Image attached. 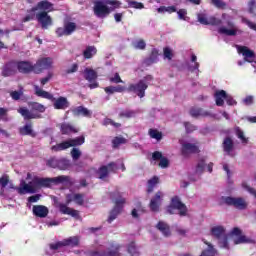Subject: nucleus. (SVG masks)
Instances as JSON below:
<instances>
[{
	"mask_svg": "<svg viewBox=\"0 0 256 256\" xmlns=\"http://www.w3.org/2000/svg\"><path fill=\"white\" fill-rule=\"evenodd\" d=\"M54 4L49 2V0H41L34 7H32L29 13H36V21H38L41 29H49L53 25V18L49 13L55 11Z\"/></svg>",
	"mask_w": 256,
	"mask_h": 256,
	"instance_id": "obj_1",
	"label": "nucleus"
},
{
	"mask_svg": "<svg viewBox=\"0 0 256 256\" xmlns=\"http://www.w3.org/2000/svg\"><path fill=\"white\" fill-rule=\"evenodd\" d=\"M85 144V135H81L75 138H70L65 141H62L56 145L51 146V151L54 153H59L61 151H67V149H71L70 155L73 161H79L81 159V150L77 147H81V145Z\"/></svg>",
	"mask_w": 256,
	"mask_h": 256,
	"instance_id": "obj_2",
	"label": "nucleus"
},
{
	"mask_svg": "<svg viewBox=\"0 0 256 256\" xmlns=\"http://www.w3.org/2000/svg\"><path fill=\"white\" fill-rule=\"evenodd\" d=\"M28 107H20L18 113L21 114L24 121H31V119H41V113H45L47 107L39 102H28Z\"/></svg>",
	"mask_w": 256,
	"mask_h": 256,
	"instance_id": "obj_3",
	"label": "nucleus"
},
{
	"mask_svg": "<svg viewBox=\"0 0 256 256\" xmlns=\"http://www.w3.org/2000/svg\"><path fill=\"white\" fill-rule=\"evenodd\" d=\"M94 15L99 19H105L107 15L111 14V8L108 5H112L115 9H119L121 3L117 0H106L105 2L101 0H96L93 2Z\"/></svg>",
	"mask_w": 256,
	"mask_h": 256,
	"instance_id": "obj_4",
	"label": "nucleus"
},
{
	"mask_svg": "<svg viewBox=\"0 0 256 256\" xmlns=\"http://www.w3.org/2000/svg\"><path fill=\"white\" fill-rule=\"evenodd\" d=\"M34 187H51L53 183L59 185L61 183H69V176L61 175L54 178H39L34 177L31 181Z\"/></svg>",
	"mask_w": 256,
	"mask_h": 256,
	"instance_id": "obj_5",
	"label": "nucleus"
},
{
	"mask_svg": "<svg viewBox=\"0 0 256 256\" xmlns=\"http://www.w3.org/2000/svg\"><path fill=\"white\" fill-rule=\"evenodd\" d=\"M110 196L112 198L118 197V199L115 200V206L111 210L107 220L108 223H113V221L117 219L119 213H121V210L123 209V205H125L126 200L125 198L121 197V193L119 191L111 192Z\"/></svg>",
	"mask_w": 256,
	"mask_h": 256,
	"instance_id": "obj_6",
	"label": "nucleus"
},
{
	"mask_svg": "<svg viewBox=\"0 0 256 256\" xmlns=\"http://www.w3.org/2000/svg\"><path fill=\"white\" fill-rule=\"evenodd\" d=\"M175 210L179 211L178 215H180V217H187V206L181 202L179 196H174L171 199L170 205L166 208V211L169 213V215H175Z\"/></svg>",
	"mask_w": 256,
	"mask_h": 256,
	"instance_id": "obj_7",
	"label": "nucleus"
},
{
	"mask_svg": "<svg viewBox=\"0 0 256 256\" xmlns=\"http://www.w3.org/2000/svg\"><path fill=\"white\" fill-rule=\"evenodd\" d=\"M225 232H226L225 227L221 225L214 226L210 230V234L212 235V237H214V239H217L219 241L220 247H222L223 249H229V240Z\"/></svg>",
	"mask_w": 256,
	"mask_h": 256,
	"instance_id": "obj_8",
	"label": "nucleus"
},
{
	"mask_svg": "<svg viewBox=\"0 0 256 256\" xmlns=\"http://www.w3.org/2000/svg\"><path fill=\"white\" fill-rule=\"evenodd\" d=\"M222 201L229 207H234L239 211H245V209L249 207V203L247 202V200H245L242 197L235 198L231 196H225V197H222Z\"/></svg>",
	"mask_w": 256,
	"mask_h": 256,
	"instance_id": "obj_9",
	"label": "nucleus"
},
{
	"mask_svg": "<svg viewBox=\"0 0 256 256\" xmlns=\"http://www.w3.org/2000/svg\"><path fill=\"white\" fill-rule=\"evenodd\" d=\"M73 194H68L66 196V204L60 203L58 204V209L62 215H70L71 217H74L75 219H79V211L68 207V205L73 202Z\"/></svg>",
	"mask_w": 256,
	"mask_h": 256,
	"instance_id": "obj_10",
	"label": "nucleus"
},
{
	"mask_svg": "<svg viewBox=\"0 0 256 256\" xmlns=\"http://www.w3.org/2000/svg\"><path fill=\"white\" fill-rule=\"evenodd\" d=\"M79 241V236H71L62 241L50 244V249L57 251V249H61V247H79Z\"/></svg>",
	"mask_w": 256,
	"mask_h": 256,
	"instance_id": "obj_11",
	"label": "nucleus"
},
{
	"mask_svg": "<svg viewBox=\"0 0 256 256\" xmlns=\"http://www.w3.org/2000/svg\"><path fill=\"white\" fill-rule=\"evenodd\" d=\"M149 89V84L145 80H139L136 84H130L127 88L128 93H135L140 99L145 97V91Z\"/></svg>",
	"mask_w": 256,
	"mask_h": 256,
	"instance_id": "obj_12",
	"label": "nucleus"
},
{
	"mask_svg": "<svg viewBox=\"0 0 256 256\" xmlns=\"http://www.w3.org/2000/svg\"><path fill=\"white\" fill-rule=\"evenodd\" d=\"M119 170V166H117V163L110 162L107 165H102L97 170L98 179H101L102 181L104 179H107L109 177L110 173H117Z\"/></svg>",
	"mask_w": 256,
	"mask_h": 256,
	"instance_id": "obj_13",
	"label": "nucleus"
},
{
	"mask_svg": "<svg viewBox=\"0 0 256 256\" xmlns=\"http://www.w3.org/2000/svg\"><path fill=\"white\" fill-rule=\"evenodd\" d=\"M52 66L53 59H51V57L40 58L34 64V73H36V75H39L40 73H43V71L51 69Z\"/></svg>",
	"mask_w": 256,
	"mask_h": 256,
	"instance_id": "obj_14",
	"label": "nucleus"
},
{
	"mask_svg": "<svg viewBox=\"0 0 256 256\" xmlns=\"http://www.w3.org/2000/svg\"><path fill=\"white\" fill-rule=\"evenodd\" d=\"M163 197H165L163 191H157L151 198L149 203V209L150 211H152V213H159V209L163 203Z\"/></svg>",
	"mask_w": 256,
	"mask_h": 256,
	"instance_id": "obj_15",
	"label": "nucleus"
},
{
	"mask_svg": "<svg viewBox=\"0 0 256 256\" xmlns=\"http://www.w3.org/2000/svg\"><path fill=\"white\" fill-rule=\"evenodd\" d=\"M77 31V24L75 22H68L64 24V27H58L56 29L57 37H69V35H73Z\"/></svg>",
	"mask_w": 256,
	"mask_h": 256,
	"instance_id": "obj_16",
	"label": "nucleus"
},
{
	"mask_svg": "<svg viewBox=\"0 0 256 256\" xmlns=\"http://www.w3.org/2000/svg\"><path fill=\"white\" fill-rule=\"evenodd\" d=\"M197 19L201 25H212L214 27H219V25L222 23L221 19L215 16L207 17V14L205 13L197 14Z\"/></svg>",
	"mask_w": 256,
	"mask_h": 256,
	"instance_id": "obj_17",
	"label": "nucleus"
},
{
	"mask_svg": "<svg viewBox=\"0 0 256 256\" xmlns=\"http://www.w3.org/2000/svg\"><path fill=\"white\" fill-rule=\"evenodd\" d=\"M17 75V62L9 61L2 66L1 76L2 77H13Z\"/></svg>",
	"mask_w": 256,
	"mask_h": 256,
	"instance_id": "obj_18",
	"label": "nucleus"
},
{
	"mask_svg": "<svg viewBox=\"0 0 256 256\" xmlns=\"http://www.w3.org/2000/svg\"><path fill=\"white\" fill-rule=\"evenodd\" d=\"M238 53L243 55L244 61L247 63H255V51L249 49L247 46H236Z\"/></svg>",
	"mask_w": 256,
	"mask_h": 256,
	"instance_id": "obj_19",
	"label": "nucleus"
},
{
	"mask_svg": "<svg viewBox=\"0 0 256 256\" xmlns=\"http://www.w3.org/2000/svg\"><path fill=\"white\" fill-rule=\"evenodd\" d=\"M243 231L239 227H234L230 232V235L233 237H237L234 239V245H241L243 243H251V239L247 238V236L242 235Z\"/></svg>",
	"mask_w": 256,
	"mask_h": 256,
	"instance_id": "obj_20",
	"label": "nucleus"
},
{
	"mask_svg": "<svg viewBox=\"0 0 256 256\" xmlns=\"http://www.w3.org/2000/svg\"><path fill=\"white\" fill-rule=\"evenodd\" d=\"M16 70L19 73H22L24 75H28V73H35V68L33 63L30 61H18L16 62Z\"/></svg>",
	"mask_w": 256,
	"mask_h": 256,
	"instance_id": "obj_21",
	"label": "nucleus"
},
{
	"mask_svg": "<svg viewBox=\"0 0 256 256\" xmlns=\"http://www.w3.org/2000/svg\"><path fill=\"white\" fill-rule=\"evenodd\" d=\"M195 153H199V146L189 142H184L182 144L181 155H183V157H189V155H193Z\"/></svg>",
	"mask_w": 256,
	"mask_h": 256,
	"instance_id": "obj_22",
	"label": "nucleus"
},
{
	"mask_svg": "<svg viewBox=\"0 0 256 256\" xmlns=\"http://www.w3.org/2000/svg\"><path fill=\"white\" fill-rule=\"evenodd\" d=\"M32 213L34 217H39V219H45L49 215V208L45 205H34L32 207Z\"/></svg>",
	"mask_w": 256,
	"mask_h": 256,
	"instance_id": "obj_23",
	"label": "nucleus"
},
{
	"mask_svg": "<svg viewBox=\"0 0 256 256\" xmlns=\"http://www.w3.org/2000/svg\"><path fill=\"white\" fill-rule=\"evenodd\" d=\"M19 133L22 136L37 137V132L33 130V123L31 121L26 122V124L19 128Z\"/></svg>",
	"mask_w": 256,
	"mask_h": 256,
	"instance_id": "obj_24",
	"label": "nucleus"
},
{
	"mask_svg": "<svg viewBox=\"0 0 256 256\" xmlns=\"http://www.w3.org/2000/svg\"><path fill=\"white\" fill-rule=\"evenodd\" d=\"M71 113L74 117H88L91 118V110L85 108L84 106H77L71 109Z\"/></svg>",
	"mask_w": 256,
	"mask_h": 256,
	"instance_id": "obj_25",
	"label": "nucleus"
},
{
	"mask_svg": "<svg viewBox=\"0 0 256 256\" xmlns=\"http://www.w3.org/2000/svg\"><path fill=\"white\" fill-rule=\"evenodd\" d=\"M37 186L33 185V183L29 182V184L25 183V180H22L20 183V187L18 188V193L20 195H25L26 193H35Z\"/></svg>",
	"mask_w": 256,
	"mask_h": 256,
	"instance_id": "obj_26",
	"label": "nucleus"
},
{
	"mask_svg": "<svg viewBox=\"0 0 256 256\" xmlns=\"http://www.w3.org/2000/svg\"><path fill=\"white\" fill-rule=\"evenodd\" d=\"M227 27H229L230 29L220 27L218 29V33H220V35H227L228 37H235V35H237V29L233 28L235 27V24L232 21H228Z\"/></svg>",
	"mask_w": 256,
	"mask_h": 256,
	"instance_id": "obj_27",
	"label": "nucleus"
},
{
	"mask_svg": "<svg viewBox=\"0 0 256 256\" xmlns=\"http://www.w3.org/2000/svg\"><path fill=\"white\" fill-rule=\"evenodd\" d=\"M60 132L62 135H72L73 133H79V128L70 123H62L60 125Z\"/></svg>",
	"mask_w": 256,
	"mask_h": 256,
	"instance_id": "obj_28",
	"label": "nucleus"
},
{
	"mask_svg": "<svg viewBox=\"0 0 256 256\" xmlns=\"http://www.w3.org/2000/svg\"><path fill=\"white\" fill-rule=\"evenodd\" d=\"M53 107L54 109L65 110L69 108V100L66 97L60 96L54 101Z\"/></svg>",
	"mask_w": 256,
	"mask_h": 256,
	"instance_id": "obj_29",
	"label": "nucleus"
},
{
	"mask_svg": "<svg viewBox=\"0 0 256 256\" xmlns=\"http://www.w3.org/2000/svg\"><path fill=\"white\" fill-rule=\"evenodd\" d=\"M156 229H158L164 237H171V227L166 222L159 221L156 225Z\"/></svg>",
	"mask_w": 256,
	"mask_h": 256,
	"instance_id": "obj_30",
	"label": "nucleus"
},
{
	"mask_svg": "<svg viewBox=\"0 0 256 256\" xmlns=\"http://www.w3.org/2000/svg\"><path fill=\"white\" fill-rule=\"evenodd\" d=\"M214 97L217 107H223L227 98V92L225 90H218L215 92Z\"/></svg>",
	"mask_w": 256,
	"mask_h": 256,
	"instance_id": "obj_31",
	"label": "nucleus"
},
{
	"mask_svg": "<svg viewBox=\"0 0 256 256\" xmlns=\"http://www.w3.org/2000/svg\"><path fill=\"white\" fill-rule=\"evenodd\" d=\"M35 89V95L37 97H42V99H48L49 101H55V97H53V94L39 88V86H34Z\"/></svg>",
	"mask_w": 256,
	"mask_h": 256,
	"instance_id": "obj_32",
	"label": "nucleus"
},
{
	"mask_svg": "<svg viewBox=\"0 0 256 256\" xmlns=\"http://www.w3.org/2000/svg\"><path fill=\"white\" fill-rule=\"evenodd\" d=\"M97 72L91 68H86L84 70V79L88 82V83H93V81H97Z\"/></svg>",
	"mask_w": 256,
	"mask_h": 256,
	"instance_id": "obj_33",
	"label": "nucleus"
},
{
	"mask_svg": "<svg viewBox=\"0 0 256 256\" xmlns=\"http://www.w3.org/2000/svg\"><path fill=\"white\" fill-rule=\"evenodd\" d=\"M159 183L160 180L158 176H153L151 179H149L147 182V193H153V191H155V187H157Z\"/></svg>",
	"mask_w": 256,
	"mask_h": 256,
	"instance_id": "obj_34",
	"label": "nucleus"
},
{
	"mask_svg": "<svg viewBox=\"0 0 256 256\" xmlns=\"http://www.w3.org/2000/svg\"><path fill=\"white\" fill-rule=\"evenodd\" d=\"M222 147L225 153H231L235 147L233 139L231 137H226L222 143Z\"/></svg>",
	"mask_w": 256,
	"mask_h": 256,
	"instance_id": "obj_35",
	"label": "nucleus"
},
{
	"mask_svg": "<svg viewBox=\"0 0 256 256\" xmlns=\"http://www.w3.org/2000/svg\"><path fill=\"white\" fill-rule=\"evenodd\" d=\"M203 243L208 246V249L202 251L200 256H215L217 255V250L212 246L211 243L207 242L206 240H203Z\"/></svg>",
	"mask_w": 256,
	"mask_h": 256,
	"instance_id": "obj_36",
	"label": "nucleus"
},
{
	"mask_svg": "<svg viewBox=\"0 0 256 256\" xmlns=\"http://www.w3.org/2000/svg\"><path fill=\"white\" fill-rule=\"evenodd\" d=\"M94 55H97V48L95 46H88L83 51L84 59H92Z\"/></svg>",
	"mask_w": 256,
	"mask_h": 256,
	"instance_id": "obj_37",
	"label": "nucleus"
},
{
	"mask_svg": "<svg viewBox=\"0 0 256 256\" xmlns=\"http://www.w3.org/2000/svg\"><path fill=\"white\" fill-rule=\"evenodd\" d=\"M190 115L191 117H207L209 112H203L202 108L192 107L190 109Z\"/></svg>",
	"mask_w": 256,
	"mask_h": 256,
	"instance_id": "obj_38",
	"label": "nucleus"
},
{
	"mask_svg": "<svg viewBox=\"0 0 256 256\" xmlns=\"http://www.w3.org/2000/svg\"><path fill=\"white\" fill-rule=\"evenodd\" d=\"M71 167V161L67 158L58 159V169L60 171H67Z\"/></svg>",
	"mask_w": 256,
	"mask_h": 256,
	"instance_id": "obj_39",
	"label": "nucleus"
},
{
	"mask_svg": "<svg viewBox=\"0 0 256 256\" xmlns=\"http://www.w3.org/2000/svg\"><path fill=\"white\" fill-rule=\"evenodd\" d=\"M125 143H127V139H125L123 137L116 136L112 140V147H113V149H119V146L125 145Z\"/></svg>",
	"mask_w": 256,
	"mask_h": 256,
	"instance_id": "obj_40",
	"label": "nucleus"
},
{
	"mask_svg": "<svg viewBox=\"0 0 256 256\" xmlns=\"http://www.w3.org/2000/svg\"><path fill=\"white\" fill-rule=\"evenodd\" d=\"M148 133L151 139H156V141H161V139H163V133L159 132L157 129L151 128L149 129Z\"/></svg>",
	"mask_w": 256,
	"mask_h": 256,
	"instance_id": "obj_41",
	"label": "nucleus"
},
{
	"mask_svg": "<svg viewBox=\"0 0 256 256\" xmlns=\"http://www.w3.org/2000/svg\"><path fill=\"white\" fill-rule=\"evenodd\" d=\"M235 133L238 139H240L241 143H243V145H247V143H249V138L245 137V132H243L241 128L237 127Z\"/></svg>",
	"mask_w": 256,
	"mask_h": 256,
	"instance_id": "obj_42",
	"label": "nucleus"
},
{
	"mask_svg": "<svg viewBox=\"0 0 256 256\" xmlns=\"http://www.w3.org/2000/svg\"><path fill=\"white\" fill-rule=\"evenodd\" d=\"M159 57V50L157 48H153L150 54V57L146 60L148 62V65H151L152 63H157V59Z\"/></svg>",
	"mask_w": 256,
	"mask_h": 256,
	"instance_id": "obj_43",
	"label": "nucleus"
},
{
	"mask_svg": "<svg viewBox=\"0 0 256 256\" xmlns=\"http://www.w3.org/2000/svg\"><path fill=\"white\" fill-rule=\"evenodd\" d=\"M126 3L131 9H145V5L143 3L137 2L135 0H127Z\"/></svg>",
	"mask_w": 256,
	"mask_h": 256,
	"instance_id": "obj_44",
	"label": "nucleus"
},
{
	"mask_svg": "<svg viewBox=\"0 0 256 256\" xmlns=\"http://www.w3.org/2000/svg\"><path fill=\"white\" fill-rule=\"evenodd\" d=\"M205 165V160L201 158L196 165L195 173L197 175H203V172L205 171Z\"/></svg>",
	"mask_w": 256,
	"mask_h": 256,
	"instance_id": "obj_45",
	"label": "nucleus"
},
{
	"mask_svg": "<svg viewBox=\"0 0 256 256\" xmlns=\"http://www.w3.org/2000/svg\"><path fill=\"white\" fill-rule=\"evenodd\" d=\"M135 115H137V112L135 110H126V111L119 113V117L121 119H123V118L131 119V118L135 117Z\"/></svg>",
	"mask_w": 256,
	"mask_h": 256,
	"instance_id": "obj_46",
	"label": "nucleus"
},
{
	"mask_svg": "<svg viewBox=\"0 0 256 256\" xmlns=\"http://www.w3.org/2000/svg\"><path fill=\"white\" fill-rule=\"evenodd\" d=\"M102 125H104V127H107L108 125H112V127H115V129H119V127H121V123L115 122L111 118H105L103 120Z\"/></svg>",
	"mask_w": 256,
	"mask_h": 256,
	"instance_id": "obj_47",
	"label": "nucleus"
},
{
	"mask_svg": "<svg viewBox=\"0 0 256 256\" xmlns=\"http://www.w3.org/2000/svg\"><path fill=\"white\" fill-rule=\"evenodd\" d=\"M216 9H227V3L223 0H210Z\"/></svg>",
	"mask_w": 256,
	"mask_h": 256,
	"instance_id": "obj_48",
	"label": "nucleus"
},
{
	"mask_svg": "<svg viewBox=\"0 0 256 256\" xmlns=\"http://www.w3.org/2000/svg\"><path fill=\"white\" fill-rule=\"evenodd\" d=\"M46 165L47 167H51L52 169H58L59 159H57L56 157H52L47 160Z\"/></svg>",
	"mask_w": 256,
	"mask_h": 256,
	"instance_id": "obj_49",
	"label": "nucleus"
},
{
	"mask_svg": "<svg viewBox=\"0 0 256 256\" xmlns=\"http://www.w3.org/2000/svg\"><path fill=\"white\" fill-rule=\"evenodd\" d=\"M103 254L104 256H121V253L119 252V246H116L107 252H103Z\"/></svg>",
	"mask_w": 256,
	"mask_h": 256,
	"instance_id": "obj_50",
	"label": "nucleus"
},
{
	"mask_svg": "<svg viewBox=\"0 0 256 256\" xmlns=\"http://www.w3.org/2000/svg\"><path fill=\"white\" fill-rule=\"evenodd\" d=\"M128 253H130L131 256H139V252L137 251V246L135 245V242H131L128 245Z\"/></svg>",
	"mask_w": 256,
	"mask_h": 256,
	"instance_id": "obj_51",
	"label": "nucleus"
},
{
	"mask_svg": "<svg viewBox=\"0 0 256 256\" xmlns=\"http://www.w3.org/2000/svg\"><path fill=\"white\" fill-rule=\"evenodd\" d=\"M85 195L83 194H74L73 196V201L75 202L76 205H83V203H85L84 200Z\"/></svg>",
	"mask_w": 256,
	"mask_h": 256,
	"instance_id": "obj_52",
	"label": "nucleus"
},
{
	"mask_svg": "<svg viewBox=\"0 0 256 256\" xmlns=\"http://www.w3.org/2000/svg\"><path fill=\"white\" fill-rule=\"evenodd\" d=\"M21 95H23V88H21L19 91H12L10 93V97L14 100V101H19V99H21Z\"/></svg>",
	"mask_w": 256,
	"mask_h": 256,
	"instance_id": "obj_53",
	"label": "nucleus"
},
{
	"mask_svg": "<svg viewBox=\"0 0 256 256\" xmlns=\"http://www.w3.org/2000/svg\"><path fill=\"white\" fill-rule=\"evenodd\" d=\"M163 53H164V59H168V61H171V59H173V51L171 50V48L165 47L163 49Z\"/></svg>",
	"mask_w": 256,
	"mask_h": 256,
	"instance_id": "obj_54",
	"label": "nucleus"
},
{
	"mask_svg": "<svg viewBox=\"0 0 256 256\" xmlns=\"http://www.w3.org/2000/svg\"><path fill=\"white\" fill-rule=\"evenodd\" d=\"M248 12H249L251 15H256V1H255V0H251V1L248 3Z\"/></svg>",
	"mask_w": 256,
	"mask_h": 256,
	"instance_id": "obj_55",
	"label": "nucleus"
},
{
	"mask_svg": "<svg viewBox=\"0 0 256 256\" xmlns=\"http://www.w3.org/2000/svg\"><path fill=\"white\" fill-rule=\"evenodd\" d=\"M84 256H104L103 252L97 250H88L83 252Z\"/></svg>",
	"mask_w": 256,
	"mask_h": 256,
	"instance_id": "obj_56",
	"label": "nucleus"
},
{
	"mask_svg": "<svg viewBox=\"0 0 256 256\" xmlns=\"http://www.w3.org/2000/svg\"><path fill=\"white\" fill-rule=\"evenodd\" d=\"M184 127L186 129V133H193V131L197 130V127L190 122H184Z\"/></svg>",
	"mask_w": 256,
	"mask_h": 256,
	"instance_id": "obj_57",
	"label": "nucleus"
},
{
	"mask_svg": "<svg viewBox=\"0 0 256 256\" xmlns=\"http://www.w3.org/2000/svg\"><path fill=\"white\" fill-rule=\"evenodd\" d=\"M158 166L161 167V169H167V167H169V159L162 157Z\"/></svg>",
	"mask_w": 256,
	"mask_h": 256,
	"instance_id": "obj_58",
	"label": "nucleus"
},
{
	"mask_svg": "<svg viewBox=\"0 0 256 256\" xmlns=\"http://www.w3.org/2000/svg\"><path fill=\"white\" fill-rule=\"evenodd\" d=\"M0 185L2 187V189H5V187H7V185H9V176L4 175L0 178Z\"/></svg>",
	"mask_w": 256,
	"mask_h": 256,
	"instance_id": "obj_59",
	"label": "nucleus"
},
{
	"mask_svg": "<svg viewBox=\"0 0 256 256\" xmlns=\"http://www.w3.org/2000/svg\"><path fill=\"white\" fill-rule=\"evenodd\" d=\"M7 113H9L7 108L0 107V119L2 121H7Z\"/></svg>",
	"mask_w": 256,
	"mask_h": 256,
	"instance_id": "obj_60",
	"label": "nucleus"
},
{
	"mask_svg": "<svg viewBox=\"0 0 256 256\" xmlns=\"http://www.w3.org/2000/svg\"><path fill=\"white\" fill-rule=\"evenodd\" d=\"M145 47H147V44L145 43V40H143V39L138 40L135 44V49L143 50V49H145Z\"/></svg>",
	"mask_w": 256,
	"mask_h": 256,
	"instance_id": "obj_61",
	"label": "nucleus"
},
{
	"mask_svg": "<svg viewBox=\"0 0 256 256\" xmlns=\"http://www.w3.org/2000/svg\"><path fill=\"white\" fill-rule=\"evenodd\" d=\"M227 105L233 106V105H237V101H235V99H233V96L226 94V99H225Z\"/></svg>",
	"mask_w": 256,
	"mask_h": 256,
	"instance_id": "obj_62",
	"label": "nucleus"
},
{
	"mask_svg": "<svg viewBox=\"0 0 256 256\" xmlns=\"http://www.w3.org/2000/svg\"><path fill=\"white\" fill-rule=\"evenodd\" d=\"M243 103H244V105H247V106L253 105V103H254V98H253V96H251V95L246 96V97L243 99Z\"/></svg>",
	"mask_w": 256,
	"mask_h": 256,
	"instance_id": "obj_63",
	"label": "nucleus"
},
{
	"mask_svg": "<svg viewBox=\"0 0 256 256\" xmlns=\"http://www.w3.org/2000/svg\"><path fill=\"white\" fill-rule=\"evenodd\" d=\"M178 19H181L182 21H185V17L187 15V10L186 9H180L177 11Z\"/></svg>",
	"mask_w": 256,
	"mask_h": 256,
	"instance_id": "obj_64",
	"label": "nucleus"
}]
</instances>
